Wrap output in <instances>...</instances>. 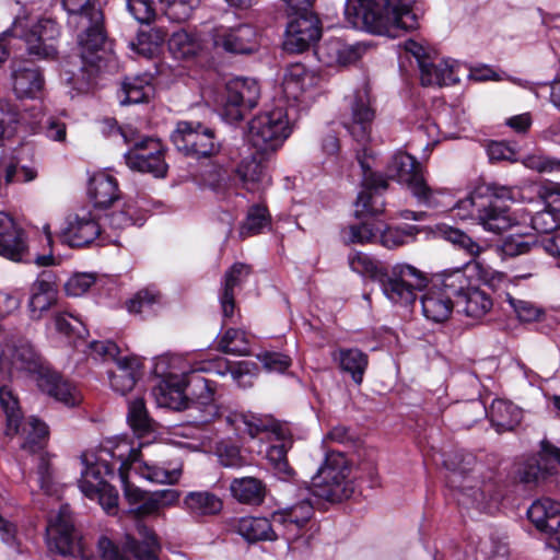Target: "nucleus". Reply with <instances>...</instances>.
<instances>
[{
    "instance_id": "nucleus-1",
    "label": "nucleus",
    "mask_w": 560,
    "mask_h": 560,
    "mask_svg": "<svg viewBox=\"0 0 560 560\" xmlns=\"http://www.w3.org/2000/svg\"><path fill=\"white\" fill-rule=\"evenodd\" d=\"M68 12V25L77 36L81 68L69 79L77 89L88 88L103 67L107 52L104 14L94 0H62Z\"/></svg>"
},
{
    "instance_id": "nucleus-2",
    "label": "nucleus",
    "mask_w": 560,
    "mask_h": 560,
    "mask_svg": "<svg viewBox=\"0 0 560 560\" xmlns=\"http://www.w3.org/2000/svg\"><path fill=\"white\" fill-rule=\"evenodd\" d=\"M348 262L352 271L377 281L385 296L396 304L413 303L417 291L427 287L424 273L408 264H396L390 270H386L368 254L361 252L349 254Z\"/></svg>"
},
{
    "instance_id": "nucleus-3",
    "label": "nucleus",
    "mask_w": 560,
    "mask_h": 560,
    "mask_svg": "<svg viewBox=\"0 0 560 560\" xmlns=\"http://www.w3.org/2000/svg\"><path fill=\"white\" fill-rule=\"evenodd\" d=\"M345 15L358 30L374 34H390L396 28L415 30L416 14L407 0H347Z\"/></svg>"
},
{
    "instance_id": "nucleus-4",
    "label": "nucleus",
    "mask_w": 560,
    "mask_h": 560,
    "mask_svg": "<svg viewBox=\"0 0 560 560\" xmlns=\"http://www.w3.org/2000/svg\"><path fill=\"white\" fill-rule=\"evenodd\" d=\"M444 464L452 471L448 482L457 490L459 504L486 511L491 502L499 500L500 494L492 476L480 479L478 476L468 475L475 472L478 466L474 454L458 451L450 455Z\"/></svg>"
},
{
    "instance_id": "nucleus-5",
    "label": "nucleus",
    "mask_w": 560,
    "mask_h": 560,
    "mask_svg": "<svg viewBox=\"0 0 560 560\" xmlns=\"http://www.w3.org/2000/svg\"><path fill=\"white\" fill-rule=\"evenodd\" d=\"M509 199V188L495 184H481L467 198L458 201L457 207L466 211L477 207L478 219L483 229L499 234L513 224L510 209L503 203Z\"/></svg>"
},
{
    "instance_id": "nucleus-6",
    "label": "nucleus",
    "mask_w": 560,
    "mask_h": 560,
    "mask_svg": "<svg viewBox=\"0 0 560 560\" xmlns=\"http://www.w3.org/2000/svg\"><path fill=\"white\" fill-rule=\"evenodd\" d=\"M351 467L341 453L330 452L312 478V494L329 502L349 499L354 485L350 477Z\"/></svg>"
},
{
    "instance_id": "nucleus-7",
    "label": "nucleus",
    "mask_w": 560,
    "mask_h": 560,
    "mask_svg": "<svg viewBox=\"0 0 560 560\" xmlns=\"http://www.w3.org/2000/svg\"><path fill=\"white\" fill-rule=\"evenodd\" d=\"M292 127L288 113L281 107L264 112L249 122L248 142L262 154H272L282 147Z\"/></svg>"
},
{
    "instance_id": "nucleus-8",
    "label": "nucleus",
    "mask_w": 560,
    "mask_h": 560,
    "mask_svg": "<svg viewBox=\"0 0 560 560\" xmlns=\"http://www.w3.org/2000/svg\"><path fill=\"white\" fill-rule=\"evenodd\" d=\"M176 150L194 159L210 158L220 151L214 130L199 121L180 120L171 133Z\"/></svg>"
},
{
    "instance_id": "nucleus-9",
    "label": "nucleus",
    "mask_w": 560,
    "mask_h": 560,
    "mask_svg": "<svg viewBox=\"0 0 560 560\" xmlns=\"http://www.w3.org/2000/svg\"><path fill=\"white\" fill-rule=\"evenodd\" d=\"M120 133L126 143H133L132 148L124 155L126 164L131 170L150 173L155 177L166 175L168 166L164 160V148L158 139L144 137L141 140H135L130 137L133 135L130 128H121Z\"/></svg>"
},
{
    "instance_id": "nucleus-10",
    "label": "nucleus",
    "mask_w": 560,
    "mask_h": 560,
    "mask_svg": "<svg viewBox=\"0 0 560 560\" xmlns=\"http://www.w3.org/2000/svg\"><path fill=\"white\" fill-rule=\"evenodd\" d=\"M375 116L376 109L366 84L346 97L341 122L357 142L369 141Z\"/></svg>"
},
{
    "instance_id": "nucleus-11",
    "label": "nucleus",
    "mask_w": 560,
    "mask_h": 560,
    "mask_svg": "<svg viewBox=\"0 0 560 560\" xmlns=\"http://www.w3.org/2000/svg\"><path fill=\"white\" fill-rule=\"evenodd\" d=\"M46 536L48 548L52 552L63 557L81 556L82 560H98L84 555L68 506H61L58 514L50 520L46 528ZM97 548L100 549L98 546ZM98 556L100 560H103L100 550Z\"/></svg>"
},
{
    "instance_id": "nucleus-12",
    "label": "nucleus",
    "mask_w": 560,
    "mask_h": 560,
    "mask_svg": "<svg viewBox=\"0 0 560 560\" xmlns=\"http://www.w3.org/2000/svg\"><path fill=\"white\" fill-rule=\"evenodd\" d=\"M387 177L406 185L419 203L434 205L435 191L427 185L421 164L412 155L396 153L387 166Z\"/></svg>"
},
{
    "instance_id": "nucleus-13",
    "label": "nucleus",
    "mask_w": 560,
    "mask_h": 560,
    "mask_svg": "<svg viewBox=\"0 0 560 560\" xmlns=\"http://www.w3.org/2000/svg\"><path fill=\"white\" fill-rule=\"evenodd\" d=\"M260 89L256 80L234 78L225 85L221 102V116L228 122L241 121L246 112L254 108L259 100Z\"/></svg>"
},
{
    "instance_id": "nucleus-14",
    "label": "nucleus",
    "mask_w": 560,
    "mask_h": 560,
    "mask_svg": "<svg viewBox=\"0 0 560 560\" xmlns=\"http://www.w3.org/2000/svg\"><path fill=\"white\" fill-rule=\"evenodd\" d=\"M366 149L363 153H358V162L362 170V190L355 200V215L373 217L383 213L385 201L383 192L387 189V179L378 173L372 171L371 165L366 161Z\"/></svg>"
},
{
    "instance_id": "nucleus-15",
    "label": "nucleus",
    "mask_w": 560,
    "mask_h": 560,
    "mask_svg": "<svg viewBox=\"0 0 560 560\" xmlns=\"http://www.w3.org/2000/svg\"><path fill=\"white\" fill-rule=\"evenodd\" d=\"M559 467L560 448L548 441H542L539 456L518 464L514 472V480L530 489L547 477L557 474Z\"/></svg>"
},
{
    "instance_id": "nucleus-16",
    "label": "nucleus",
    "mask_w": 560,
    "mask_h": 560,
    "mask_svg": "<svg viewBox=\"0 0 560 560\" xmlns=\"http://www.w3.org/2000/svg\"><path fill=\"white\" fill-rule=\"evenodd\" d=\"M322 36L319 19L308 10L293 11V16L288 22L283 49L291 54L307 50Z\"/></svg>"
},
{
    "instance_id": "nucleus-17",
    "label": "nucleus",
    "mask_w": 560,
    "mask_h": 560,
    "mask_svg": "<svg viewBox=\"0 0 560 560\" xmlns=\"http://www.w3.org/2000/svg\"><path fill=\"white\" fill-rule=\"evenodd\" d=\"M211 39L215 49L232 55H250L257 50V32L249 24L235 26H218L211 32Z\"/></svg>"
},
{
    "instance_id": "nucleus-18",
    "label": "nucleus",
    "mask_w": 560,
    "mask_h": 560,
    "mask_svg": "<svg viewBox=\"0 0 560 560\" xmlns=\"http://www.w3.org/2000/svg\"><path fill=\"white\" fill-rule=\"evenodd\" d=\"M188 385H192L194 399H190L187 408L191 422L199 425L213 421L220 416V408L214 401L215 387L213 382L203 377L191 378Z\"/></svg>"
},
{
    "instance_id": "nucleus-19",
    "label": "nucleus",
    "mask_w": 560,
    "mask_h": 560,
    "mask_svg": "<svg viewBox=\"0 0 560 560\" xmlns=\"http://www.w3.org/2000/svg\"><path fill=\"white\" fill-rule=\"evenodd\" d=\"M205 371H209V368L206 363H200L188 372L183 371L185 380H178L170 375L167 378L160 382V384L153 388V396L155 397L156 404L160 407L173 410H185L190 400L185 395V387H192V385H188V381L199 377L195 375L196 372Z\"/></svg>"
},
{
    "instance_id": "nucleus-20",
    "label": "nucleus",
    "mask_w": 560,
    "mask_h": 560,
    "mask_svg": "<svg viewBox=\"0 0 560 560\" xmlns=\"http://www.w3.org/2000/svg\"><path fill=\"white\" fill-rule=\"evenodd\" d=\"M314 515V504L311 498L304 497L296 503L272 513V523L277 529L281 530V536L291 540L300 536L302 529L312 520Z\"/></svg>"
},
{
    "instance_id": "nucleus-21",
    "label": "nucleus",
    "mask_w": 560,
    "mask_h": 560,
    "mask_svg": "<svg viewBox=\"0 0 560 560\" xmlns=\"http://www.w3.org/2000/svg\"><path fill=\"white\" fill-rule=\"evenodd\" d=\"M60 35L58 24L51 19L39 20L25 35L27 51L38 59L57 56L56 42Z\"/></svg>"
},
{
    "instance_id": "nucleus-22",
    "label": "nucleus",
    "mask_w": 560,
    "mask_h": 560,
    "mask_svg": "<svg viewBox=\"0 0 560 560\" xmlns=\"http://www.w3.org/2000/svg\"><path fill=\"white\" fill-rule=\"evenodd\" d=\"M100 235L101 225L90 214H70L59 238L71 247H82L91 244Z\"/></svg>"
},
{
    "instance_id": "nucleus-23",
    "label": "nucleus",
    "mask_w": 560,
    "mask_h": 560,
    "mask_svg": "<svg viewBox=\"0 0 560 560\" xmlns=\"http://www.w3.org/2000/svg\"><path fill=\"white\" fill-rule=\"evenodd\" d=\"M38 366L39 358L27 340H14L7 345V350L0 345V374L11 369L34 372Z\"/></svg>"
},
{
    "instance_id": "nucleus-24",
    "label": "nucleus",
    "mask_w": 560,
    "mask_h": 560,
    "mask_svg": "<svg viewBox=\"0 0 560 560\" xmlns=\"http://www.w3.org/2000/svg\"><path fill=\"white\" fill-rule=\"evenodd\" d=\"M39 389L67 407H75L82 401L80 390L59 373L46 371L37 376Z\"/></svg>"
},
{
    "instance_id": "nucleus-25",
    "label": "nucleus",
    "mask_w": 560,
    "mask_h": 560,
    "mask_svg": "<svg viewBox=\"0 0 560 560\" xmlns=\"http://www.w3.org/2000/svg\"><path fill=\"white\" fill-rule=\"evenodd\" d=\"M58 290L54 282V275L50 271H44L32 284L31 298L28 301L30 316L34 320L43 317L57 302Z\"/></svg>"
},
{
    "instance_id": "nucleus-26",
    "label": "nucleus",
    "mask_w": 560,
    "mask_h": 560,
    "mask_svg": "<svg viewBox=\"0 0 560 560\" xmlns=\"http://www.w3.org/2000/svg\"><path fill=\"white\" fill-rule=\"evenodd\" d=\"M11 77L13 91L19 98H33L44 86V78L40 70L30 61H14Z\"/></svg>"
},
{
    "instance_id": "nucleus-27",
    "label": "nucleus",
    "mask_w": 560,
    "mask_h": 560,
    "mask_svg": "<svg viewBox=\"0 0 560 560\" xmlns=\"http://www.w3.org/2000/svg\"><path fill=\"white\" fill-rule=\"evenodd\" d=\"M269 154L259 153L257 150L244 156L235 168V175L242 186L248 191H255L260 185L269 183L266 159Z\"/></svg>"
},
{
    "instance_id": "nucleus-28",
    "label": "nucleus",
    "mask_w": 560,
    "mask_h": 560,
    "mask_svg": "<svg viewBox=\"0 0 560 560\" xmlns=\"http://www.w3.org/2000/svg\"><path fill=\"white\" fill-rule=\"evenodd\" d=\"M138 538L126 535L124 550L132 555L137 560H159L161 544L154 530L145 524L137 523Z\"/></svg>"
},
{
    "instance_id": "nucleus-29",
    "label": "nucleus",
    "mask_w": 560,
    "mask_h": 560,
    "mask_svg": "<svg viewBox=\"0 0 560 560\" xmlns=\"http://www.w3.org/2000/svg\"><path fill=\"white\" fill-rule=\"evenodd\" d=\"M26 249L24 232L14 219L0 211V255L19 261Z\"/></svg>"
},
{
    "instance_id": "nucleus-30",
    "label": "nucleus",
    "mask_w": 560,
    "mask_h": 560,
    "mask_svg": "<svg viewBox=\"0 0 560 560\" xmlns=\"http://www.w3.org/2000/svg\"><path fill=\"white\" fill-rule=\"evenodd\" d=\"M250 272V266L243 262H235L226 270L219 296L224 319L233 317L235 310V289L240 288L246 281Z\"/></svg>"
},
{
    "instance_id": "nucleus-31",
    "label": "nucleus",
    "mask_w": 560,
    "mask_h": 560,
    "mask_svg": "<svg viewBox=\"0 0 560 560\" xmlns=\"http://www.w3.org/2000/svg\"><path fill=\"white\" fill-rule=\"evenodd\" d=\"M115 369L107 372L112 389L126 395L141 376V363L137 358L121 357L116 359Z\"/></svg>"
},
{
    "instance_id": "nucleus-32",
    "label": "nucleus",
    "mask_w": 560,
    "mask_h": 560,
    "mask_svg": "<svg viewBox=\"0 0 560 560\" xmlns=\"http://www.w3.org/2000/svg\"><path fill=\"white\" fill-rule=\"evenodd\" d=\"M151 74L127 77L121 83L119 102L121 105L147 103L154 95Z\"/></svg>"
},
{
    "instance_id": "nucleus-33",
    "label": "nucleus",
    "mask_w": 560,
    "mask_h": 560,
    "mask_svg": "<svg viewBox=\"0 0 560 560\" xmlns=\"http://www.w3.org/2000/svg\"><path fill=\"white\" fill-rule=\"evenodd\" d=\"M334 362L342 372L349 373L353 382L360 385L369 365V357L358 348H339L331 353Z\"/></svg>"
},
{
    "instance_id": "nucleus-34",
    "label": "nucleus",
    "mask_w": 560,
    "mask_h": 560,
    "mask_svg": "<svg viewBox=\"0 0 560 560\" xmlns=\"http://www.w3.org/2000/svg\"><path fill=\"white\" fill-rule=\"evenodd\" d=\"M421 305L423 315L434 323L448 319L456 306L455 302H452L450 296L434 284L422 295Z\"/></svg>"
},
{
    "instance_id": "nucleus-35",
    "label": "nucleus",
    "mask_w": 560,
    "mask_h": 560,
    "mask_svg": "<svg viewBox=\"0 0 560 560\" xmlns=\"http://www.w3.org/2000/svg\"><path fill=\"white\" fill-rule=\"evenodd\" d=\"M364 50L361 44H347L340 38H332L324 44L320 54L329 66H347L357 61Z\"/></svg>"
},
{
    "instance_id": "nucleus-36",
    "label": "nucleus",
    "mask_w": 560,
    "mask_h": 560,
    "mask_svg": "<svg viewBox=\"0 0 560 560\" xmlns=\"http://www.w3.org/2000/svg\"><path fill=\"white\" fill-rule=\"evenodd\" d=\"M106 477H114V468L106 460L98 459L82 471L79 488L85 497L94 499L97 491L108 483Z\"/></svg>"
},
{
    "instance_id": "nucleus-37",
    "label": "nucleus",
    "mask_w": 560,
    "mask_h": 560,
    "mask_svg": "<svg viewBox=\"0 0 560 560\" xmlns=\"http://www.w3.org/2000/svg\"><path fill=\"white\" fill-rule=\"evenodd\" d=\"M317 78L303 65L295 63L289 67L283 82L282 91L288 100L298 101L310 88L316 84Z\"/></svg>"
},
{
    "instance_id": "nucleus-38",
    "label": "nucleus",
    "mask_w": 560,
    "mask_h": 560,
    "mask_svg": "<svg viewBox=\"0 0 560 560\" xmlns=\"http://www.w3.org/2000/svg\"><path fill=\"white\" fill-rule=\"evenodd\" d=\"M272 517L246 516L238 520L236 525L237 533L249 542L259 540H275L278 538Z\"/></svg>"
},
{
    "instance_id": "nucleus-39",
    "label": "nucleus",
    "mask_w": 560,
    "mask_h": 560,
    "mask_svg": "<svg viewBox=\"0 0 560 560\" xmlns=\"http://www.w3.org/2000/svg\"><path fill=\"white\" fill-rule=\"evenodd\" d=\"M433 284L445 293V295H448L450 300L455 302L457 307H460L462 300L472 287L470 279L462 269L444 271Z\"/></svg>"
},
{
    "instance_id": "nucleus-40",
    "label": "nucleus",
    "mask_w": 560,
    "mask_h": 560,
    "mask_svg": "<svg viewBox=\"0 0 560 560\" xmlns=\"http://www.w3.org/2000/svg\"><path fill=\"white\" fill-rule=\"evenodd\" d=\"M498 432L514 430L522 420V410L503 399H495L487 415Z\"/></svg>"
},
{
    "instance_id": "nucleus-41",
    "label": "nucleus",
    "mask_w": 560,
    "mask_h": 560,
    "mask_svg": "<svg viewBox=\"0 0 560 560\" xmlns=\"http://www.w3.org/2000/svg\"><path fill=\"white\" fill-rule=\"evenodd\" d=\"M89 196L97 208H106L118 199V184L110 175L100 173L89 183Z\"/></svg>"
},
{
    "instance_id": "nucleus-42",
    "label": "nucleus",
    "mask_w": 560,
    "mask_h": 560,
    "mask_svg": "<svg viewBox=\"0 0 560 560\" xmlns=\"http://www.w3.org/2000/svg\"><path fill=\"white\" fill-rule=\"evenodd\" d=\"M419 69L421 84L424 86L451 85L459 81L455 75L453 66L447 61H442L439 65H435L431 58L425 63H421Z\"/></svg>"
},
{
    "instance_id": "nucleus-43",
    "label": "nucleus",
    "mask_w": 560,
    "mask_h": 560,
    "mask_svg": "<svg viewBox=\"0 0 560 560\" xmlns=\"http://www.w3.org/2000/svg\"><path fill=\"white\" fill-rule=\"evenodd\" d=\"M179 499V492L175 489H164L145 494L143 500L130 512L137 516L156 514L160 510L175 504Z\"/></svg>"
},
{
    "instance_id": "nucleus-44",
    "label": "nucleus",
    "mask_w": 560,
    "mask_h": 560,
    "mask_svg": "<svg viewBox=\"0 0 560 560\" xmlns=\"http://www.w3.org/2000/svg\"><path fill=\"white\" fill-rule=\"evenodd\" d=\"M184 503L189 513L195 516L217 515L223 508L222 500L217 494L209 491L189 492Z\"/></svg>"
},
{
    "instance_id": "nucleus-45",
    "label": "nucleus",
    "mask_w": 560,
    "mask_h": 560,
    "mask_svg": "<svg viewBox=\"0 0 560 560\" xmlns=\"http://www.w3.org/2000/svg\"><path fill=\"white\" fill-rule=\"evenodd\" d=\"M136 472L143 479L162 485H174L182 476V467H162L158 464H150L147 462L140 463L138 459L135 464H130Z\"/></svg>"
},
{
    "instance_id": "nucleus-46",
    "label": "nucleus",
    "mask_w": 560,
    "mask_h": 560,
    "mask_svg": "<svg viewBox=\"0 0 560 560\" xmlns=\"http://www.w3.org/2000/svg\"><path fill=\"white\" fill-rule=\"evenodd\" d=\"M232 495L241 503L259 504L265 498V486L255 477L234 479L230 485Z\"/></svg>"
},
{
    "instance_id": "nucleus-47",
    "label": "nucleus",
    "mask_w": 560,
    "mask_h": 560,
    "mask_svg": "<svg viewBox=\"0 0 560 560\" xmlns=\"http://www.w3.org/2000/svg\"><path fill=\"white\" fill-rule=\"evenodd\" d=\"M21 435L24 439L21 447L30 453H36L46 445L48 428L39 419L31 417L22 423Z\"/></svg>"
},
{
    "instance_id": "nucleus-48",
    "label": "nucleus",
    "mask_w": 560,
    "mask_h": 560,
    "mask_svg": "<svg viewBox=\"0 0 560 560\" xmlns=\"http://www.w3.org/2000/svg\"><path fill=\"white\" fill-rule=\"evenodd\" d=\"M114 456H117L120 460V466L118 468V476L122 483L125 498L128 500L130 504H139L143 497L147 494L140 488L133 486L128 480V471L130 469V464H135L137 462V456H139V451L135 448H129L127 453H118Z\"/></svg>"
},
{
    "instance_id": "nucleus-49",
    "label": "nucleus",
    "mask_w": 560,
    "mask_h": 560,
    "mask_svg": "<svg viewBox=\"0 0 560 560\" xmlns=\"http://www.w3.org/2000/svg\"><path fill=\"white\" fill-rule=\"evenodd\" d=\"M201 42L194 33L179 30L168 39V48L177 59H186L197 55L201 50Z\"/></svg>"
},
{
    "instance_id": "nucleus-50",
    "label": "nucleus",
    "mask_w": 560,
    "mask_h": 560,
    "mask_svg": "<svg viewBox=\"0 0 560 560\" xmlns=\"http://www.w3.org/2000/svg\"><path fill=\"white\" fill-rule=\"evenodd\" d=\"M217 349L232 355H248L249 339L247 334L238 328H229L220 337Z\"/></svg>"
},
{
    "instance_id": "nucleus-51",
    "label": "nucleus",
    "mask_w": 560,
    "mask_h": 560,
    "mask_svg": "<svg viewBox=\"0 0 560 560\" xmlns=\"http://www.w3.org/2000/svg\"><path fill=\"white\" fill-rule=\"evenodd\" d=\"M0 405L7 417L5 435L13 436L20 433L22 416L19 401L7 386L0 387Z\"/></svg>"
},
{
    "instance_id": "nucleus-52",
    "label": "nucleus",
    "mask_w": 560,
    "mask_h": 560,
    "mask_svg": "<svg viewBox=\"0 0 560 560\" xmlns=\"http://www.w3.org/2000/svg\"><path fill=\"white\" fill-rule=\"evenodd\" d=\"M460 307L467 316L480 318L492 308V300L485 291L471 287L462 300Z\"/></svg>"
},
{
    "instance_id": "nucleus-53",
    "label": "nucleus",
    "mask_w": 560,
    "mask_h": 560,
    "mask_svg": "<svg viewBox=\"0 0 560 560\" xmlns=\"http://www.w3.org/2000/svg\"><path fill=\"white\" fill-rule=\"evenodd\" d=\"M127 419L139 438L154 430L153 420L149 417L144 400L140 397L129 402Z\"/></svg>"
},
{
    "instance_id": "nucleus-54",
    "label": "nucleus",
    "mask_w": 560,
    "mask_h": 560,
    "mask_svg": "<svg viewBox=\"0 0 560 560\" xmlns=\"http://www.w3.org/2000/svg\"><path fill=\"white\" fill-rule=\"evenodd\" d=\"M276 436L279 442L269 446L267 451V459L278 474L290 476L292 474V468L288 463L287 453L292 446V441L291 439L284 438L283 431Z\"/></svg>"
},
{
    "instance_id": "nucleus-55",
    "label": "nucleus",
    "mask_w": 560,
    "mask_h": 560,
    "mask_svg": "<svg viewBox=\"0 0 560 560\" xmlns=\"http://www.w3.org/2000/svg\"><path fill=\"white\" fill-rule=\"evenodd\" d=\"M441 232L447 242L464 250L470 257L468 264L475 261L476 258L483 252V247L481 245H479L468 234L459 229L445 226L441 230Z\"/></svg>"
},
{
    "instance_id": "nucleus-56",
    "label": "nucleus",
    "mask_w": 560,
    "mask_h": 560,
    "mask_svg": "<svg viewBox=\"0 0 560 560\" xmlns=\"http://www.w3.org/2000/svg\"><path fill=\"white\" fill-rule=\"evenodd\" d=\"M257 365L250 361H241L230 365L224 363V370L218 371L219 374H231L232 380L240 388L246 389L253 386L254 377L256 376Z\"/></svg>"
},
{
    "instance_id": "nucleus-57",
    "label": "nucleus",
    "mask_w": 560,
    "mask_h": 560,
    "mask_svg": "<svg viewBox=\"0 0 560 560\" xmlns=\"http://www.w3.org/2000/svg\"><path fill=\"white\" fill-rule=\"evenodd\" d=\"M420 232L417 225H405L402 228H387L378 235L380 243L388 248L394 249L413 240Z\"/></svg>"
},
{
    "instance_id": "nucleus-58",
    "label": "nucleus",
    "mask_w": 560,
    "mask_h": 560,
    "mask_svg": "<svg viewBox=\"0 0 560 560\" xmlns=\"http://www.w3.org/2000/svg\"><path fill=\"white\" fill-rule=\"evenodd\" d=\"M164 5V14L168 20L177 23L187 21L194 10L199 5V0H159Z\"/></svg>"
},
{
    "instance_id": "nucleus-59",
    "label": "nucleus",
    "mask_w": 560,
    "mask_h": 560,
    "mask_svg": "<svg viewBox=\"0 0 560 560\" xmlns=\"http://www.w3.org/2000/svg\"><path fill=\"white\" fill-rule=\"evenodd\" d=\"M530 225L537 233L550 234L560 229V209L546 208L536 212L530 219Z\"/></svg>"
},
{
    "instance_id": "nucleus-60",
    "label": "nucleus",
    "mask_w": 560,
    "mask_h": 560,
    "mask_svg": "<svg viewBox=\"0 0 560 560\" xmlns=\"http://www.w3.org/2000/svg\"><path fill=\"white\" fill-rule=\"evenodd\" d=\"M488 415V410L479 399L466 401L457 408L458 423L469 429Z\"/></svg>"
},
{
    "instance_id": "nucleus-61",
    "label": "nucleus",
    "mask_w": 560,
    "mask_h": 560,
    "mask_svg": "<svg viewBox=\"0 0 560 560\" xmlns=\"http://www.w3.org/2000/svg\"><path fill=\"white\" fill-rule=\"evenodd\" d=\"M56 330L67 337L84 338L88 334L84 324L71 313L63 312L55 315Z\"/></svg>"
},
{
    "instance_id": "nucleus-62",
    "label": "nucleus",
    "mask_w": 560,
    "mask_h": 560,
    "mask_svg": "<svg viewBox=\"0 0 560 560\" xmlns=\"http://www.w3.org/2000/svg\"><path fill=\"white\" fill-rule=\"evenodd\" d=\"M267 209L261 206H253L247 213L240 233L243 237L257 234L267 225Z\"/></svg>"
},
{
    "instance_id": "nucleus-63",
    "label": "nucleus",
    "mask_w": 560,
    "mask_h": 560,
    "mask_svg": "<svg viewBox=\"0 0 560 560\" xmlns=\"http://www.w3.org/2000/svg\"><path fill=\"white\" fill-rule=\"evenodd\" d=\"M129 13L142 24H150L155 20L156 13L152 0H126Z\"/></svg>"
},
{
    "instance_id": "nucleus-64",
    "label": "nucleus",
    "mask_w": 560,
    "mask_h": 560,
    "mask_svg": "<svg viewBox=\"0 0 560 560\" xmlns=\"http://www.w3.org/2000/svg\"><path fill=\"white\" fill-rule=\"evenodd\" d=\"M160 301V294L150 289L140 290L128 303L127 308L130 313L142 314L152 308Z\"/></svg>"
}]
</instances>
